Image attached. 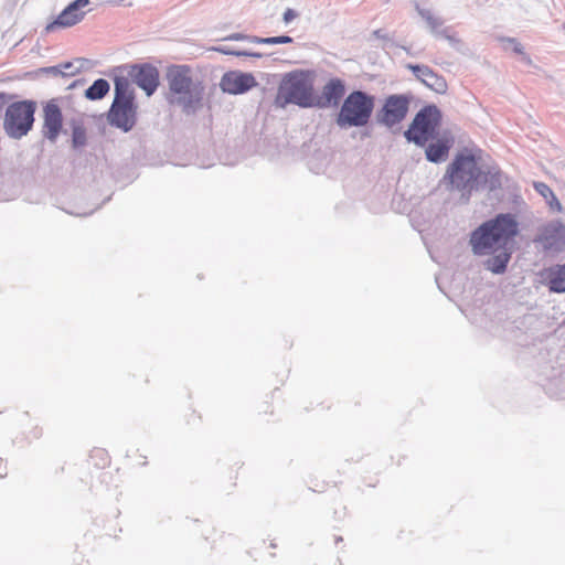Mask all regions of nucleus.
<instances>
[{
    "label": "nucleus",
    "instance_id": "nucleus-20",
    "mask_svg": "<svg viewBox=\"0 0 565 565\" xmlns=\"http://www.w3.org/2000/svg\"><path fill=\"white\" fill-rule=\"evenodd\" d=\"M109 92V84L106 79L99 78L89 86L85 96L90 100H96L103 98Z\"/></svg>",
    "mask_w": 565,
    "mask_h": 565
},
{
    "label": "nucleus",
    "instance_id": "nucleus-10",
    "mask_svg": "<svg viewBox=\"0 0 565 565\" xmlns=\"http://www.w3.org/2000/svg\"><path fill=\"white\" fill-rule=\"evenodd\" d=\"M89 4V0H75L70 3L57 18L46 25V31L51 32L56 29L71 28L79 23L84 17L85 11L83 10Z\"/></svg>",
    "mask_w": 565,
    "mask_h": 565
},
{
    "label": "nucleus",
    "instance_id": "nucleus-1",
    "mask_svg": "<svg viewBox=\"0 0 565 565\" xmlns=\"http://www.w3.org/2000/svg\"><path fill=\"white\" fill-rule=\"evenodd\" d=\"M518 233V223L510 214H499L495 218L481 224L471 233L470 245L476 255L499 252L486 262L493 274L505 271L511 258L508 244Z\"/></svg>",
    "mask_w": 565,
    "mask_h": 565
},
{
    "label": "nucleus",
    "instance_id": "nucleus-28",
    "mask_svg": "<svg viewBox=\"0 0 565 565\" xmlns=\"http://www.w3.org/2000/svg\"><path fill=\"white\" fill-rule=\"evenodd\" d=\"M234 54L236 55H244V56H260V54H257V53H246V52H235Z\"/></svg>",
    "mask_w": 565,
    "mask_h": 565
},
{
    "label": "nucleus",
    "instance_id": "nucleus-6",
    "mask_svg": "<svg viewBox=\"0 0 565 565\" xmlns=\"http://www.w3.org/2000/svg\"><path fill=\"white\" fill-rule=\"evenodd\" d=\"M375 99L361 90H354L344 99L338 116L341 127L365 126L373 113Z\"/></svg>",
    "mask_w": 565,
    "mask_h": 565
},
{
    "label": "nucleus",
    "instance_id": "nucleus-12",
    "mask_svg": "<svg viewBox=\"0 0 565 565\" xmlns=\"http://www.w3.org/2000/svg\"><path fill=\"white\" fill-rule=\"evenodd\" d=\"M63 128V115L55 100H50L43 108L42 132L50 141H55Z\"/></svg>",
    "mask_w": 565,
    "mask_h": 565
},
{
    "label": "nucleus",
    "instance_id": "nucleus-9",
    "mask_svg": "<svg viewBox=\"0 0 565 565\" xmlns=\"http://www.w3.org/2000/svg\"><path fill=\"white\" fill-rule=\"evenodd\" d=\"M411 99L407 95L387 96L377 114L379 121L387 127H393L403 121L408 113Z\"/></svg>",
    "mask_w": 565,
    "mask_h": 565
},
{
    "label": "nucleus",
    "instance_id": "nucleus-17",
    "mask_svg": "<svg viewBox=\"0 0 565 565\" xmlns=\"http://www.w3.org/2000/svg\"><path fill=\"white\" fill-rule=\"evenodd\" d=\"M541 241L546 249H562L565 246V225L559 222L546 225Z\"/></svg>",
    "mask_w": 565,
    "mask_h": 565
},
{
    "label": "nucleus",
    "instance_id": "nucleus-23",
    "mask_svg": "<svg viewBox=\"0 0 565 565\" xmlns=\"http://www.w3.org/2000/svg\"><path fill=\"white\" fill-rule=\"evenodd\" d=\"M72 141L74 147H82L86 143V131L81 126L73 128Z\"/></svg>",
    "mask_w": 565,
    "mask_h": 565
},
{
    "label": "nucleus",
    "instance_id": "nucleus-8",
    "mask_svg": "<svg viewBox=\"0 0 565 565\" xmlns=\"http://www.w3.org/2000/svg\"><path fill=\"white\" fill-rule=\"evenodd\" d=\"M441 114L436 106H426L420 109L405 131L408 141L425 146L431 139L440 125Z\"/></svg>",
    "mask_w": 565,
    "mask_h": 565
},
{
    "label": "nucleus",
    "instance_id": "nucleus-27",
    "mask_svg": "<svg viewBox=\"0 0 565 565\" xmlns=\"http://www.w3.org/2000/svg\"><path fill=\"white\" fill-rule=\"evenodd\" d=\"M61 67H62L61 72L65 75H74L75 74V72L71 70V68H73L72 63H65Z\"/></svg>",
    "mask_w": 565,
    "mask_h": 565
},
{
    "label": "nucleus",
    "instance_id": "nucleus-11",
    "mask_svg": "<svg viewBox=\"0 0 565 565\" xmlns=\"http://www.w3.org/2000/svg\"><path fill=\"white\" fill-rule=\"evenodd\" d=\"M257 85L255 77L248 73L227 72L220 82L223 92L237 95L243 94Z\"/></svg>",
    "mask_w": 565,
    "mask_h": 565
},
{
    "label": "nucleus",
    "instance_id": "nucleus-25",
    "mask_svg": "<svg viewBox=\"0 0 565 565\" xmlns=\"http://www.w3.org/2000/svg\"><path fill=\"white\" fill-rule=\"evenodd\" d=\"M297 17V13L292 9H287L284 12V21L285 23L291 22Z\"/></svg>",
    "mask_w": 565,
    "mask_h": 565
},
{
    "label": "nucleus",
    "instance_id": "nucleus-4",
    "mask_svg": "<svg viewBox=\"0 0 565 565\" xmlns=\"http://www.w3.org/2000/svg\"><path fill=\"white\" fill-rule=\"evenodd\" d=\"M481 175L477 157L470 150H463L456 154L443 180L450 190H457L461 192L462 196L469 199Z\"/></svg>",
    "mask_w": 565,
    "mask_h": 565
},
{
    "label": "nucleus",
    "instance_id": "nucleus-26",
    "mask_svg": "<svg viewBox=\"0 0 565 565\" xmlns=\"http://www.w3.org/2000/svg\"><path fill=\"white\" fill-rule=\"evenodd\" d=\"M10 99H11L10 95H8L7 93H3V92L0 93V113L2 111V109L9 103Z\"/></svg>",
    "mask_w": 565,
    "mask_h": 565
},
{
    "label": "nucleus",
    "instance_id": "nucleus-15",
    "mask_svg": "<svg viewBox=\"0 0 565 565\" xmlns=\"http://www.w3.org/2000/svg\"><path fill=\"white\" fill-rule=\"evenodd\" d=\"M345 93V86L342 79L331 78L322 88L320 98L316 96V106L328 107L339 104Z\"/></svg>",
    "mask_w": 565,
    "mask_h": 565
},
{
    "label": "nucleus",
    "instance_id": "nucleus-19",
    "mask_svg": "<svg viewBox=\"0 0 565 565\" xmlns=\"http://www.w3.org/2000/svg\"><path fill=\"white\" fill-rule=\"evenodd\" d=\"M534 189L546 200L550 209L554 212L561 213L563 211V206L556 198L553 190L543 182H534Z\"/></svg>",
    "mask_w": 565,
    "mask_h": 565
},
{
    "label": "nucleus",
    "instance_id": "nucleus-16",
    "mask_svg": "<svg viewBox=\"0 0 565 565\" xmlns=\"http://www.w3.org/2000/svg\"><path fill=\"white\" fill-rule=\"evenodd\" d=\"M541 282L553 292H565V264L554 265L539 273Z\"/></svg>",
    "mask_w": 565,
    "mask_h": 565
},
{
    "label": "nucleus",
    "instance_id": "nucleus-14",
    "mask_svg": "<svg viewBox=\"0 0 565 565\" xmlns=\"http://www.w3.org/2000/svg\"><path fill=\"white\" fill-rule=\"evenodd\" d=\"M413 74L427 87L438 94H444L447 90V82L441 76L435 73L430 67L426 65H408Z\"/></svg>",
    "mask_w": 565,
    "mask_h": 565
},
{
    "label": "nucleus",
    "instance_id": "nucleus-2",
    "mask_svg": "<svg viewBox=\"0 0 565 565\" xmlns=\"http://www.w3.org/2000/svg\"><path fill=\"white\" fill-rule=\"evenodd\" d=\"M169 85L168 99L171 104L182 106L184 111H194L201 106L204 86L193 81L192 70L188 65H174L167 71Z\"/></svg>",
    "mask_w": 565,
    "mask_h": 565
},
{
    "label": "nucleus",
    "instance_id": "nucleus-22",
    "mask_svg": "<svg viewBox=\"0 0 565 565\" xmlns=\"http://www.w3.org/2000/svg\"><path fill=\"white\" fill-rule=\"evenodd\" d=\"M292 38L288 35L270 36V38H255L254 42L258 44H288L292 43Z\"/></svg>",
    "mask_w": 565,
    "mask_h": 565
},
{
    "label": "nucleus",
    "instance_id": "nucleus-5",
    "mask_svg": "<svg viewBox=\"0 0 565 565\" xmlns=\"http://www.w3.org/2000/svg\"><path fill=\"white\" fill-rule=\"evenodd\" d=\"M108 120L124 131H129L136 124L134 90L124 77L115 79V98L108 113Z\"/></svg>",
    "mask_w": 565,
    "mask_h": 565
},
{
    "label": "nucleus",
    "instance_id": "nucleus-21",
    "mask_svg": "<svg viewBox=\"0 0 565 565\" xmlns=\"http://www.w3.org/2000/svg\"><path fill=\"white\" fill-rule=\"evenodd\" d=\"M89 465L96 469H105L110 465V456L104 448H94L89 454Z\"/></svg>",
    "mask_w": 565,
    "mask_h": 565
},
{
    "label": "nucleus",
    "instance_id": "nucleus-24",
    "mask_svg": "<svg viewBox=\"0 0 565 565\" xmlns=\"http://www.w3.org/2000/svg\"><path fill=\"white\" fill-rule=\"evenodd\" d=\"M504 41L511 44L513 52L524 54L523 46L515 39H505Z\"/></svg>",
    "mask_w": 565,
    "mask_h": 565
},
{
    "label": "nucleus",
    "instance_id": "nucleus-18",
    "mask_svg": "<svg viewBox=\"0 0 565 565\" xmlns=\"http://www.w3.org/2000/svg\"><path fill=\"white\" fill-rule=\"evenodd\" d=\"M452 146V140L449 138H440L435 142H431L426 148V158L430 162H441L445 161L448 157L449 150Z\"/></svg>",
    "mask_w": 565,
    "mask_h": 565
},
{
    "label": "nucleus",
    "instance_id": "nucleus-13",
    "mask_svg": "<svg viewBox=\"0 0 565 565\" xmlns=\"http://www.w3.org/2000/svg\"><path fill=\"white\" fill-rule=\"evenodd\" d=\"M129 74L134 82L141 87L148 96L153 94L159 85V72L151 65L132 66Z\"/></svg>",
    "mask_w": 565,
    "mask_h": 565
},
{
    "label": "nucleus",
    "instance_id": "nucleus-7",
    "mask_svg": "<svg viewBox=\"0 0 565 565\" xmlns=\"http://www.w3.org/2000/svg\"><path fill=\"white\" fill-rule=\"evenodd\" d=\"M36 104L33 100H20L8 105L3 118L6 134L14 139L28 135L34 124Z\"/></svg>",
    "mask_w": 565,
    "mask_h": 565
},
{
    "label": "nucleus",
    "instance_id": "nucleus-3",
    "mask_svg": "<svg viewBox=\"0 0 565 565\" xmlns=\"http://www.w3.org/2000/svg\"><path fill=\"white\" fill-rule=\"evenodd\" d=\"M316 73L310 70H295L286 73L278 86L275 104L285 107L295 104L300 107L316 106Z\"/></svg>",
    "mask_w": 565,
    "mask_h": 565
}]
</instances>
